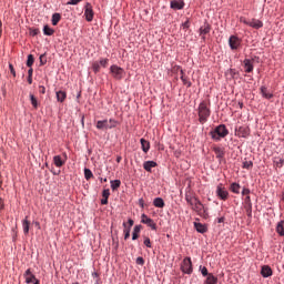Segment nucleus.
Listing matches in <instances>:
<instances>
[{"mask_svg":"<svg viewBox=\"0 0 284 284\" xmlns=\"http://www.w3.org/2000/svg\"><path fill=\"white\" fill-rule=\"evenodd\" d=\"M185 201L187 205H190L191 210L196 213L197 216H202V219H207L210 214L207 213V207L201 203V200L196 196L185 195Z\"/></svg>","mask_w":284,"mask_h":284,"instance_id":"1","label":"nucleus"},{"mask_svg":"<svg viewBox=\"0 0 284 284\" xmlns=\"http://www.w3.org/2000/svg\"><path fill=\"white\" fill-rule=\"evenodd\" d=\"M197 114L200 123H207V119H210V115L212 114V111L210 110V102L202 101L199 104Z\"/></svg>","mask_w":284,"mask_h":284,"instance_id":"2","label":"nucleus"},{"mask_svg":"<svg viewBox=\"0 0 284 284\" xmlns=\"http://www.w3.org/2000/svg\"><path fill=\"white\" fill-rule=\"evenodd\" d=\"M227 134H230V131H227V128L225 126V124H220L213 131L210 132V136L214 141H220L221 139H225Z\"/></svg>","mask_w":284,"mask_h":284,"instance_id":"3","label":"nucleus"},{"mask_svg":"<svg viewBox=\"0 0 284 284\" xmlns=\"http://www.w3.org/2000/svg\"><path fill=\"white\" fill-rule=\"evenodd\" d=\"M110 72L113 79H116L118 81H121V79H123V74H125V71L123 70V68L116 64L111 65Z\"/></svg>","mask_w":284,"mask_h":284,"instance_id":"4","label":"nucleus"},{"mask_svg":"<svg viewBox=\"0 0 284 284\" xmlns=\"http://www.w3.org/2000/svg\"><path fill=\"white\" fill-rule=\"evenodd\" d=\"M181 270L183 274H192L193 268H192V258L185 257L181 264Z\"/></svg>","mask_w":284,"mask_h":284,"instance_id":"5","label":"nucleus"},{"mask_svg":"<svg viewBox=\"0 0 284 284\" xmlns=\"http://www.w3.org/2000/svg\"><path fill=\"white\" fill-rule=\"evenodd\" d=\"M216 196L221 199L222 201H227V197L230 196V193L225 187H223V184H219L216 187Z\"/></svg>","mask_w":284,"mask_h":284,"instance_id":"6","label":"nucleus"},{"mask_svg":"<svg viewBox=\"0 0 284 284\" xmlns=\"http://www.w3.org/2000/svg\"><path fill=\"white\" fill-rule=\"evenodd\" d=\"M141 223L144 225H148V227H151V230L156 231V223L154 220L150 219L146 214L141 215Z\"/></svg>","mask_w":284,"mask_h":284,"instance_id":"7","label":"nucleus"},{"mask_svg":"<svg viewBox=\"0 0 284 284\" xmlns=\"http://www.w3.org/2000/svg\"><path fill=\"white\" fill-rule=\"evenodd\" d=\"M229 45L231 50H239L241 47V39H239L236 36H231L229 39Z\"/></svg>","mask_w":284,"mask_h":284,"instance_id":"8","label":"nucleus"},{"mask_svg":"<svg viewBox=\"0 0 284 284\" xmlns=\"http://www.w3.org/2000/svg\"><path fill=\"white\" fill-rule=\"evenodd\" d=\"M85 20L91 22L94 19V10H92V4L87 3L84 9Z\"/></svg>","mask_w":284,"mask_h":284,"instance_id":"9","label":"nucleus"},{"mask_svg":"<svg viewBox=\"0 0 284 284\" xmlns=\"http://www.w3.org/2000/svg\"><path fill=\"white\" fill-rule=\"evenodd\" d=\"M244 72L250 74V72H254V59H244Z\"/></svg>","mask_w":284,"mask_h":284,"instance_id":"10","label":"nucleus"},{"mask_svg":"<svg viewBox=\"0 0 284 284\" xmlns=\"http://www.w3.org/2000/svg\"><path fill=\"white\" fill-rule=\"evenodd\" d=\"M23 277L26 278V283L30 284V283H37V276L34 274H32V270L28 268L24 274Z\"/></svg>","mask_w":284,"mask_h":284,"instance_id":"11","label":"nucleus"},{"mask_svg":"<svg viewBox=\"0 0 284 284\" xmlns=\"http://www.w3.org/2000/svg\"><path fill=\"white\" fill-rule=\"evenodd\" d=\"M65 161H68V154L64 153V160L61 158V155L53 156V163L55 168H63L65 165Z\"/></svg>","mask_w":284,"mask_h":284,"instance_id":"12","label":"nucleus"},{"mask_svg":"<svg viewBox=\"0 0 284 284\" xmlns=\"http://www.w3.org/2000/svg\"><path fill=\"white\" fill-rule=\"evenodd\" d=\"M212 150L215 153L216 159H223L225 156V148L219 146V145H213Z\"/></svg>","mask_w":284,"mask_h":284,"instance_id":"13","label":"nucleus"},{"mask_svg":"<svg viewBox=\"0 0 284 284\" xmlns=\"http://www.w3.org/2000/svg\"><path fill=\"white\" fill-rule=\"evenodd\" d=\"M171 8L172 10H183V8H185V2L183 0H172Z\"/></svg>","mask_w":284,"mask_h":284,"instance_id":"14","label":"nucleus"},{"mask_svg":"<svg viewBox=\"0 0 284 284\" xmlns=\"http://www.w3.org/2000/svg\"><path fill=\"white\" fill-rule=\"evenodd\" d=\"M236 132H237V136L242 139H247V136H250V128L247 126H240Z\"/></svg>","mask_w":284,"mask_h":284,"instance_id":"15","label":"nucleus"},{"mask_svg":"<svg viewBox=\"0 0 284 284\" xmlns=\"http://www.w3.org/2000/svg\"><path fill=\"white\" fill-rule=\"evenodd\" d=\"M212 26H210V23H204V26L200 28V37H202V39L205 40V34H210Z\"/></svg>","mask_w":284,"mask_h":284,"instance_id":"16","label":"nucleus"},{"mask_svg":"<svg viewBox=\"0 0 284 284\" xmlns=\"http://www.w3.org/2000/svg\"><path fill=\"white\" fill-rule=\"evenodd\" d=\"M272 274H273V272H272V267H270V265L262 266L261 275L263 276V278H270V276H272Z\"/></svg>","mask_w":284,"mask_h":284,"instance_id":"17","label":"nucleus"},{"mask_svg":"<svg viewBox=\"0 0 284 284\" xmlns=\"http://www.w3.org/2000/svg\"><path fill=\"white\" fill-rule=\"evenodd\" d=\"M95 128H97L98 130H110L108 120H99V121L97 122Z\"/></svg>","mask_w":284,"mask_h":284,"instance_id":"18","label":"nucleus"},{"mask_svg":"<svg viewBox=\"0 0 284 284\" xmlns=\"http://www.w3.org/2000/svg\"><path fill=\"white\" fill-rule=\"evenodd\" d=\"M248 26L255 30H258L263 28V22L261 20L252 19L250 20Z\"/></svg>","mask_w":284,"mask_h":284,"instance_id":"19","label":"nucleus"},{"mask_svg":"<svg viewBox=\"0 0 284 284\" xmlns=\"http://www.w3.org/2000/svg\"><path fill=\"white\" fill-rule=\"evenodd\" d=\"M156 162L154 161H145L143 163V169L146 171V172H152V168H156Z\"/></svg>","mask_w":284,"mask_h":284,"instance_id":"20","label":"nucleus"},{"mask_svg":"<svg viewBox=\"0 0 284 284\" xmlns=\"http://www.w3.org/2000/svg\"><path fill=\"white\" fill-rule=\"evenodd\" d=\"M143 230V225H135L132 233V241H136L139 239V234H141V231Z\"/></svg>","mask_w":284,"mask_h":284,"instance_id":"21","label":"nucleus"},{"mask_svg":"<svg viewBox=\"0 0 284 284\" xmlns=\"http://www.w3.org/2000/svg\"><path fill=\"white\" fill-rule=\"evenodd\" d=\"M219 278L214 276V274L210 273L209 276H206V280L204 281V284H217Z\"/></svg>","mask_w":284,"mask_h":284,"instance_id":"22","label":"nucleus"},{"mask_svg":"<svg viewBox=\"0 0 284 284\" xmlns=\"http://www.w3.org/2000/svg\"><path fill=\"white\" fill-rule=\"evenodd\" d=\"M55 95H57V101H59V103H63V101L68 99V93H65V91H57Z\"/></svg>","mask_w":284,"mask_h":284,"instance_id":"23","label":"nucleus"},{"mask_svg":"<svg viewBox=\"0 0 284 284\" xmlns=\"http://www.w3.org/2000/svg\"><path fill=\"white\" fill-rule=\"evenodd\" d=\"M22 230H23V234H30V221H28V217H26L22 221Z\"/></svg>","mask_w":284,"mask_h":284,"instance_id":"24","label":"nucleus"},{"mask_svg":"<svg viewBox=\"0 0 284 284\" xmlns=\"http://www.w3.org/2000/svg\"><path fill=\"white\" fill-rule=\"evenodd\" d=\"M194 227L200 234H205V232H207V227L201 223H194Z\"/></svg>","mask_w":284,"mask_h":284,"instance_id":"25","label":"nucleus"},{"mask_svg":"<svg viewBox=\"0 0 284 284\" xmlns=\"http://www.w3.org/2000/svg\"><path fill=\"white\" fill-rule=\"evenodd\" d=\"M230 190L233 192V194H241V184L234 182L231 184Z\"/></svg>","mask_w":284,"mask_h":284,"instance_id":"26","label":"nucleus"},{"mask_svg":"<svg viewBox=\"0 0 284 284\" xmlns=\"http://www.w3.org/2000/svg\"><path fill=\"white\" fill-rule=\"evenodd\" d=\"M140 143L142 145V150L145 152V154H148V152H150V142L145 139H141Z\"/></svg>","mask_w":284,"mask_h":284,"instance_id":"27","label":"nucleus"},{"mask_svg":"<svg viewBox=\"0 0 284 284\" xmlns=\"http://www.w3.org/2000/svg\"><path fill=\"white\" fill-rule=\"evenodd\" d=\"M276 232L280 236H284V220L277 223Z\"/></svg>","mask_w":284,"mask_h":284,"instance_id":"28","label":"nucleus"},{"mask_svg":"<svg viewBox=\"0 0 284 284\" xmlns=\"http://www.w3.org/2000/svg\"><path fill=\"white\" fill-rule=\"evenodd\" d=\"M261 94L264 97V99H272L274 97V94L267 91L266 87H261Z\"/></svg>","mask_w":284,"mask_h":284,"instance_id":"29","label":"nucleus"},{"mask_svg":"<svg viewBox=\"0 0 284 284\" xmlns=\"http://www.w3.org/2000/svg\"><path fill=\"white\" fill-rule=\"evenodd\" d=\"M153 205L154 207H165V202L161 197H155Z\"/></svg>","mask_w":284,"mask_h":284,"instance_id":"30","label":"nucleus"},{"mask_svg":"<svg viewBox=\"0 0 284 284\" xmlns=\"http://www.w3.org/2000/svg\"><path fill=\"white\" fill-rule=\"evenodd\" d=\"M43 34H45V37H52V34H54V29L47 24L43 27Z\"/></svg>","mask_w":284,"mask_h":284,"instance_id":"31","label":"nucleus"},{"mask_svg":"<svg viewBox=\"0 0 284 284\" xmlns=\"http://www.w3.org/2000/svg\"><path fill=\"white\" fill-rule=\"evenodd\" d=\"M123 233H124V241H128V239H130V232L132 229H130V226H128V223H123Z\"/></svg>","mask_w":284,"mask_h":284,"instance_id":"32","label":"nucleus"},{"mask_svg":"<svg viewBox=\"0 0 284 284\" xmlns=\"http://www.w3.org/2000/svg\"><path fill=\"white\" fill-rule=\"evenodd\" d=\"M121 187V180H112L111 181V189L114 191Z\"/></svg>","mask_w":284,"mask_h":284,"instance_id":"33","label":"nucleus"},{"mask_svg":"<svg viewBox=\"0 0 284 284\" xmlns=\"http://www.w3.org/2000/svg\"><path fill=\"white\" fill-rule=\"evenodd\" d=\"M29 97H30L31 105L34 108V110H38L39 101L37 100V97H34V94H30Z\"/></svg>","mask_w":284,"mask_h":284,"instance_id":"34","label":"nucleus"},{"mask_svg":"<svg viewBox=\"0 0 284 284\" xmlns=\"http://www.w3.org/2000/svg\"><path fill=\"white\" fill-rule=\"evenodd\" d=\"M51 21H52V26H58L59 21H61V14L60 13H53Z\"/></svg>","mask_w":284,"mask_h":284,"instance_id":"35","label":"nucleus"},{"mask_svg":"<svg viewBox=\"0 0 284 284\" xmlns=\"http://www.w3.org/2000/svg\"><path fill=\"white\" fill-rule=\"evenodd\" d=\"M180 79L186 88H192V82H190V79H187L186 75H181Z\"/></svg>","mask_w":284,"mask_h":284,"instance_id":"36","label":"nucleus"},{"mask_svg":"<svg viewBox=\"0 0 284 284\" xmlns=\"http://www.w3.org/2000/svg\"><path fill=\"white\" fill-rule=\"evenodd\" d=\"M274 165H275V168H278V169L283 168V165H284V159L276 158V159L274 160Z\"/></svg>","mask_w":284,"mask_h":284,"instance_id":"37","label":"nucleus"},{"mask_svg":"<svg viewBox=\"0 0 284 284\" xmlns=\"http://www.w3.org/2000/svg\"><path fill=\"white\" fill-rule=\"evenodd\" d=\"M32 65H34V55L29 54L27 60V67L32 68Z\"/></svg>","mask_w":284,"mask_h":284,"instance_id":"38","label":"nucleus"},{"mask_svg":"<svg viewBox=\"0 0 284 284\" xmlns=\"http://www.w3.org/2000/svg\"><path fill=\"white\" fill-rule=\"evenodd\" d=\"M92 176H94V174H92V171L90 169H84V179H87V181H90Z\"/></svg>","mask_w":284,"mask_h":284,"instance_id":"39","label":"nucleus"},{"mask_svg":"<svg viewBox=\"0 0 284 284\" xmlns=\"http://www.w3.org/2000/svg\"><path fill=\"white\" fill-rule=\"evenodd\" d=\"M253 166H254V163L252 161H246L243 163L244 170H252Z\"/></svg>","mask_w":284,"mask_h":284,"instance_id":"40","label":"nucleus"},{"mask_svg":"<svg viewBox=\"0 0 284 284\" xmlns=\"http://www.w3.org/2000/svg\"><path fill=\"white\" fill-rule=\"evenodd\" d=\"M92 69H93V72H95L97 74V72H100L101 70V64L99 62H93Z\"/></svg>","mask_w":284,"mask_h":284,"instance_id":"41","label":"nucleus"},{"mask_svg":"<svg viewBox=\"0 0 284 284\" xmlns=\"http://www.w3.org/2000/svg\"><path fill=\"white\" fill-rule=\"evenodd\" d=\"M108 123H109V130H112V128H115L118 124L116 120L114 119L108 120Z\"/></svg>","mask_w":284,"mask_h":284,"instance_id":"42","label":"nucleus"},{"mask_svg":"<svg viewBox=\"0 0 284 284\" xmlns=\"http://www.w3.org/2000/svg\"><path fill=\"white\" fill-rule=\"evenodd\" d=\"M39 59L40 65H45V63H48V58L45 57V54H41Z\"/></svg>","mask_w":284,"mask_h":284,"instance_id":"43","label":"nucleus"},{"mask_svg":"<svg viewBox=\"0 0 284 284\" xmlns=\"http://www.w3.org/2000/svg\"><path fill=\"white\" fill-rule=\"evenodd\" d=\"M200 271H201L202 276H210V273L207 272V267L200 266Z\"/></svg>","mask_w":284,"mask_h":284,"instance_id":"44","label":"nucleus"},{"mask_svg":"<svg viewBox=\"0 0 284 284\" xmlns=\"http://www.w3.org/2000/svg\"><path fill=\"white\" fill-rule=\"evenodd\" d=\"M109 61H110L109 59H102L99 61V63L102 68H108Z\"/></svg>","mask_w":284,"mask_h":284,"instance_id":"45","label":"nucleus"},{"mask_svg":"<svg viewBox=\"0 0 284 284\" xmlns=\"http://www.w3.org/2000/svg\"><path fill=\"white\" fill-rule=\"evenodd\" d=\"M81 1L83 0H70L67 6H79V3H81Z\"/></svg>","mask_w":284,"mask_h":284,"instance_id":"46","label":"nucleus"},{"mask_svg":"<svg viewBox=\"0 0 284 284\" xmlns=\"http://www.w3.org/2000/svg\"><path fill=\"white\" fill-rule=\"evenodd\" d=\"M102 196H103V199H110V189L103 190Z\"/></svg>","mask_w":284,"mask_h":284,"instance_id":"47","label":"nucleus"},{"mask_svg":"<svg viewBox=\"0 0 284 284\" xmlns=\"http://www.w3.org/2000/svg\"><path fill=\"white\" fill-rule=\"evenodd\" d=\"M144 245L146 247H152V242L150 241V237H144Z\"/></svg>","mask_w":284,"mask_h":284,"instance_id":"48","label":"nucleus"},{"mask_svg":"<svg viewBox=\"0 0 284 284\" xmlns=\"http://www.w3.org/2000/svg\"><path fill=\"white\" fill-rule=\"evenodd\" d=\"M135 263L138 265H145V260H143V257L140 256V257L136 258Z\"/></svg>","mask_w":284,"mask_h":284,"instance_id":"49","label":"nucleus"},{"mask_svg":"<svg viewBox=\"0 0 284 284\" xmlns=\"http://www.w3.org/2000/svg\"><path fill=\"white\" fill-rule=\"evenodd\" d=\"M10 72L13 77H17V71H14V65L9 64Z\"/></svg>","mask_w":284,"mask_h":284,"instance_id":"50","label":"nucleus"},{"mask_svg":"<svg viewBox=\"0 0 284 284\" xmlns=\"http://www.w3.org/2000/svg\"><path fill=\"white\" fill-rule=\"evenodd\" d=\"M39 29H33V30H31L30 31V34H31V37H37V34H39Z\"/></svg>","mask_w":284,"mask_h":284,"instance_id":"51","label":"nucleus"},{"mask_svg":"<svg viewBox=\"0 0 284 284\" xmlns=\"http://www.w3.org/2000/svg\"><path fill=\"white\" fill-rule=\"evenodd\" d=\"M246 214L250 219H252V205H250L248 209L246 210Z\"/></svg>","mask_w":284,"mask_h":284,"instance_id":"52","label":"nucleus"},{"mask_svg":"<svg viewBox=\"0 0 284 284\" xmlns=\"http://www.w3.org/2000/svg\"><path fill=\"white\" fill-rule=\"evenodd\" d=\"M248 194H250V189H243L242 195L243 196H248Z\"/></svg>","mask_w":284,"mask_h":284,"instance_id":"53","label":"nucleus"},{"mask_svg":"<svg viewBox=\"0 0 284 284\" xmlns=\"http://www.w3.org/2000/svg\"><path fill=\"white\" fill-rule=\"evenodd\" d=\"M240 21L242 23H244L245 26H250V20L245 19V18H241Z\"/></svg>","mask_w":284,"mask_h":284,"instance_id":"54","label":"nucleus"},{"mask_svg":"<svg viewBox=\"0 0 284 284\" xmlns=\"http://www.w3.org/2000/svg\"><path fill=\"white\" fill-rule=\"evenodd\" d=\"M39 92H40V94H45V87L40 85L39 87Z\"/></svg>","mask_w":284,"mask_h":284,"instance_id":"55","label":"nucleus"},{"mask_svg":"<svg viewBox=\"0 0 284 284\" xmlns=\"http://www.w3.org/2000/svg\"><path fill=\"white\" fill-rule=\"evenodd\" d=\"M101 204H102V205H108V197H103V199L101 200Z\"/></svg>","mask_w":284,"mask_h":284,"instance_id":"56","label":"nucleus"},{"mask_svg":"<svg viewBox=\"0 0 284 284\" xmlns=\"http://www.w3.org/2000/svg\"><path fill=\"white\" fill-rule=\"evenodd\" d=\"M133 225H134V220L130 219L129 220V227L132 229Z\"/></svg>","mask_w":284,"mask_h":284,"instance_id":"57","label":"nucleus"},{"mask_svg":"<svg viewBox=\"0 0 284 284\" xmlns=\"http://www.w3.org/2000/svg\"><path fill=\"white\" fill-rule=\"evenodd\" d=\"M2 32H3V22H1V20H0V37H1Z\"/></svg>","mask_w":284,"mask_h":284,"instance_id":"58","label":"nucleus"},{"mask_svg":"<svg viewBox=\"0 0 284 284\" xmlns=\"http://www.w3.org/2000/svg\"><path fill=\"white\" fill-rule=\"evenodd\" d=\"M28 83L29 85H32V77L28 75Z\"/></svg>","mask_w":284,"mask_h":284,"instance_id":"59","label":"nucleus"},{"mask_svg":"<svg viewBox=\"0 0 284 284\" xmlns=\"http://www.w3.org/2000/svg\"><path fill=\"white\" fill-rule=\"evenodd\" d=\"M32 73H33V70L32 69H29V71H28V77H32Z\"/></svg>","mask_w":284,"mask_h":284,"instance_id":"60","label":"nucleus"},{"mask_svg":"<svg viewBox=\"0 0 284 284\" xmlns=\"http://www.w3.org/2000/svg\"><path fill=\"white\" fill-rule=\"evenodd\" d=\"M184 28H189L190 27V22L189 21H186V22H184Z\"/></svg>","mask_w":284,"mask_h":284,"instance_id":"61","label":"nucleus"},{"mask_svg":"<svg viewBox=\"0 0 284 284\" xmlns=\"http://www.w3.org/2000/svg\"><path fill=\"white\" fill-rule=\"evenodd\" d=\"M121 161H122V158H121V156H118V158H116V163H121Z\"/></svg>","mask_w":284,"mask_h":284,"instance_id":"62","label":"nucleus"},{"mask_svg":"<svg viewBox=\"0 0 284 284\" xmlns=\"http://www.w3.org/2000/svg\"><path fill=\"white\" fill-rule=\"evenodd\" d=\"M140 205L143 207V199H140Z\"/></svg>","mask_w":284,"mask_h":284,"instance_id":"63","label":"nucleus"},{"mask_svg":"<svg viewBox=\"0 0 284 284\" xmlns=\"http://www.w3.org/2000/svg\"><path fill=\"white\" fill-rule=\"evenodd\" d=\"M94 284H101V282L99 281V278L95 280Z\"/></svg>","mask_w":284,"mask_h":284,"instance_id":"64","label":"nucleus"}]
</instances>
